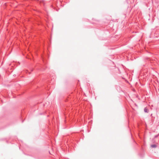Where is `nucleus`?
<instances>
[{"mask_svg": "<svg viewBox=\"0 0 159 159\" xmlns=\"http://www.w3.org/2000/svg\"><path fill=\"white\" fill-rule=\"evenodd\" d=\"M144 111L145 112H148V110L146 108H144Z\"/></svg>", "mask_w": 159, "mask_h": 159, "instance_id": "f257e3e1", "label": "nucleus"}, {"mask_svg": "<svg viewBox=\"0 0 159 159\" xmlns=\"http://www.w3.org/2000/svg\"><path fill=\"white\" fill-rule=\"evenodd\" d=\"M157 147V145L155 144L152 145L151 147L153 148H156Z\"/></svg>", "mask_w": 159, "mask_h": 159, "instance_id": "f03ea898", "label": "nucleus"}]
</instances>
